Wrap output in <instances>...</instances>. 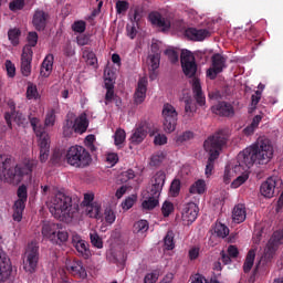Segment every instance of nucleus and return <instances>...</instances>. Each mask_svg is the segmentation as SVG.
<instances>
[{"label":"nucleus","instance_id":"obj_1","mask_svg":"<svg viewBox=\"0 0 283 283\" xmlns=\"http://www.w3.org/2000/svg\"><path fill=\"white\" fill-rule=\"evenodd\" d=\"M273 144L271 139L261 137L237 156V165L232 168L234 174H241L231 182L232 189H238L249 180V168L253 165H269L273 159Z\"/></svg>","mask_w":283,"mask_h":283},{"label":"nucleus","instance_id":"obj_2","mask_svg":"<svg viewBox=\"0 0 283 283\" xmlns=\"http://www.w3.org/2000/svg\"><path fill=\"white\" fill-rule=\"evenodd\" d=\"M39 161L25 159L23 163L14 166V160L8 155H0V176H3L9 185H20L23 177L28 176L32 180V171L36 169Z\"/></svg>","mask_w":283,"mask_h":283},{"label":"nucleus","instance_id":"obj_3","mask_svg":"<svg viewBox=\"0 0 283 283\" xmlns=\"http://www.w3.org/2000/svg\"><path fill=\"white\" fill-rule=\"evenodd\" d=\"M181 69L188 78H192V94L193 98L199 105V107H205L207 105V97L202 92V85L200 84V78L196 77V73L198 72V64H196V56L189 50L181 51Z\"/></svg>","mask_w":283,"mask_h":283},{"label":"nucleus","instance_id":"obj_4","mask_svg":"<svg viewBox=\"0 0 283 283\" xmlns=\"http://www.w3.org/2000/svg\"><path fill=\"white\" fill-rule=\"evenodd\" d=\"M229 140V135H227V130H218L212 136H209L205 143L203 148L209 154V158L206 165V176L209 178L211 174H213V168L216 165V160L220 158V151H222V147L227 145Z\"/></svg>","mask_w":283,"mask_h":283},{"label":"nucleus","instance_id":"obj_5","mask_svg":"<svg viewBox=\"0 0 283 283\" xmlns=\"http://www.w3.org/2000/svg\"><path fill=\"white\" fill-rule=\"evenodd\" d=\"M49 211L57 220L72 218V197L63 191H57L48 202Z\"/></svg>","mask_w":283,"mask_h":283},{"label":"nucleus","instance_id":"obj_6","mask_svg":"<svg viewBox=\"0 0 283 283\" xmlns=\"http://www.w3.org/2000/svg\"><path fill=\"white\" fill-rule=\"evenodd\" d=\"M29 120L36 138H39L40 161L45 163L50 156V135L45 127L41 125V119L29 117Z\"/></svg>","mask_w":283,"mask_h":283},{"label":"nucleus","instance_id":"obj_7","mask_svg":"<svg viewBox=\"0 0 283 283\" xmlns=\"http://www.w3.org/2000/svg\"><path fill=\"white\" fill-rule=\"evenodd\" d=\"M65 159L67 165L76 167L77 169H84V167H88L90 163H92L90 151H87L85 147L78 145L71 146L67 149Z\"/></svg>","mask_w":283,"mask_h":283},{"label":"nucleus","instance_id":"obj_8","mask_svg":"<svg viewBox=\"0 0 283 283\" xmlns=\"http://www.w3.org/2000/svg\"><path fill=\"white\" fill-rule=\"evenodd\" d=\"M57 228L59 226L54 223H44L42 226L41 233L45 240H50L52 244L61 247V244H65V242H67L70 234L67 231L56 230Z\"/></svg>","mask_w":283,"mask_h":283},{"label":"nucleus","instance_id":"obj_9","mask_svg":"<svg viewBox=\"0 0 283 283\" xmlns=\"http://www.w3.org/2000/svg\"><path fill=\"white\" fill-rule=\"evenodd\" d=\"M8 107L9 111L4 114V120L10 129H12V120L19 127H24L28 123V119H25V116L23 113L17 111V104L13 99L8 101Z\"/></svg>","mask_w":283,"mask_h":283},{"label":"nucleus","instance_id":"obj_10","mask_svg":"<svg viewBox=\"0 0 283 283\" xmlns=\"http://www.w3.org/2000/svg\"><path fill=\"white\" fill-rule=\"evenodd\" d=\"M25 258L24 270L27 273H35L36 266H39V243L32 241L28 244Z\"/></svg>","mask_w":283,"mask_h":283},{"label":"nucleus","instance_id":"obj_11","mask_svg":"<svg viewBox=\"0 0 283 283\" xmlns=\"http://www.w3.org/2000/svg\"><path fill=\"white\" fill-rule=\"evenodd\" d=\"M164 116V129L167 134L176 132V125H178V112L171 104H165L163 107Z\"/></svg>","mask_w":283,"mask_h":283},{"label":"nucleus","instance_id":"obj_12","mask_svg":"<svg viewBox=\"0 0 283 283\" xmlns=\"http://www.w3.org/2000/svg\"><path fill=\"white\" fill-rule=\"evenodd\" d=\"M212 66L207 70V76L211 81L218 77V74H222L227 67V57L220 53H216L211 56Z\"/></svg>","mask_w":283,"mask_h":283},{"label":"nucleus","instance_id":"obj_13","mask_svg":"<svg viewBox=\"0 0 283 283\" xmlns=\"http://www.w3.org/2000/svg\"><path fill=\"white\" fill-rule=\"evenodd\" d=\"M200 208L195 202L184 203L181 206V220L189 227V224H193L196 220H198V213Z\"/></svg>","mask_w":283,"mask_h":283},{"label":"nucleus","instance_id":"obj_14","mask_svg":"<svg viewBox=\"0 0 283 283\" xmlns=\"http://www.w3.org/2000/svg\"><path fill=\"white\" fill-rule=\"evenodd\" d=\"M148 19L150 23L159 28L161 32H169L171 29V20H169V17L160 14V12H150Z\"/></svg>","mask_w":283,"mask_h":283},{"label":"nucleus","instance_id":"obj_15","mask_svg":"<svg viewBox=\"0 0 283 283\" xmlns=\"http://www.w3.org/2000/svg\"><path fill=\"white\" fill-rule=\"evenodd\" d=\"M167 180V175L165 171H157L150 179V187L148 191L154 193L155 196L163 193V187H165V182Z\"/></svg>","mask_w":283,"mask_h":283},{"label":"nucleus","instance_id":"obj_16","mask_svg":"<svg viewBox=\"0 0 283 283\" xmlns=\"http://www.w3.org/2000/svg\"><path fill=\"white\" fill-rule=\"evenodd\" d=\"M32 56H34V51L30 46H24L21 54V72L23 76L32 74Z\"/></svg>","mask_w":283,"mask_h":283},{"label":"nucleus","instance_id":"obj_17","mask_svg":"<svg viewBox=\"0 0 283 283\" xmlns=\"http://www.w3.org/2000/svg\"><path fill=\"white\" fill-rule=\"evenodd\" d=\"M72 244L74 249H76L77 253L84 258V260H88L90 255H92V252L90 251V244L87 241L82 240L81 235L77 233L72 235Z\"/></svg>","mask_w":283,"mask_h":283},{"label":"nucleus","instance_id":"obj_18","mask_svg":"<svg viewBox=\"0 0 283 283\" xmlns=\"http://www.w3.org/2000/svg\"><path fill=\"white\" fill-rule=\"evenodd\" d=\"M147 85H149L147 77H140L138 80V83L134 93L135 105H142V103H145V98H147Z\"/></svg>","mask_w":283,"mask_h":283},{"label":"nucleus","instance_id":"obj_19","mask_svg":"<svg viewBox=\"0 0 283 283\" xmlns=\"http://www.w3.org/2000/svg\"><path fill=\"white\" fill-rule=\"evenodd\" d=\"M74 128V132H76V134H85V132H87V127H90V122L87 120V116L81 115L75 124H73L70 120H66V126H64V132H67V129Z\"/></svg>","mask_w":283,"mask_h":283},{"label":"nucleus","instance_id":"obj_20","mask_svg":"<svg viewBox=\"0 0 283 283\" xmlns=\"http://www.w3.org/2000/svg\"><path fill=\"white\" fill-rule=\"evenodd\" d=\"M66 270L69 271V273H71V275H73L74 277H78L80 280H85V277H87V271L83 266L82 261L77 260L73 262H66Z\"/></svg>","mask_w":283,"mask_h":283},{"label":"nucleus","instance_id":"obj_21","mask_svg":"<svg viewBox=\"0 0 283 283\" xmlns=\"http://www.w3.org/2000/svg\"><path fill=\"white\" fill-rule=\"evenodd\" d=\"M50 15L45 13L43 10H35L32 19V24L38 30V32H43L45 28L48 27V19Z\"/></svg>","mask_w":283,"mask_h":283},{"label":"nucleus","instance_id":"obj_22","mask_svg":"<svg viewBox=\"0 0 283 283\" xmlns=\"http://www.w3.org/2000/svg\"><path fill=\"white\" fill-rule=\"evenodd\" d=\"M185 34L190 41H205L208 36H211V31L207 29L188 28Z\"/></svg>","mask_w":283,"mask_h":283},{"label":"nucleus","instance_id":"obj_23","mask_svg":"<svg viewBox=\"0 0 283 283\" xmlns=\"http://www.w3.org/2000/svg\"><path fill=\"white\" fill-rule=\"evenodd\" d=\"M275 187H277V179L275 177H269L260 187L261 196L273 198L275 196Z\"/></svg>","mask_w":283,"mask_h":283},{"label":"nucleus","instance_id":"obj_24","mask_svg":"<svg viewBox=\"0 0 283 283\" xmlns=\"http://www.w3.org/2000/svg\"><path fill=\"white\" fill-rule=\"evenodd\" d=\"M211 109L213 114H217V116L229 117L235 114L233 105L229 102H219L217 105L212 106Z\"/></svg>","mask_w":283,"mask_h":283},{"label":"nucleus","instance_id":"obj_25","mask_svg":"<svg viewBox=\"0 0 283 283\" xmlns=\"http://www.w3.org/2000/svg\"><path fill=\"white\" fill-rule=\"evenodd\" d=\"M53 67H54V54L50 53L44 57L42 62L40 75L43 76V78H48L50 74H52Z\"/></svg>","mask_w":283,"mask_h":283},{"label":"nucleus","instance_id":"obj_26","mask_svg":"<svg viewBox=\"0 0 283 283\" xmlns=\"http://www.w3.org/2000/svg\"><path fill=\"white\" fill-rule=\"evenodd\" d=\"M147 138V126L139 124L130 136V143L134 145H140Z\"/></svg>","mask_w":283,"mask_h":283},{"label":"nucleus","instance_id":"obj_27","mask_svg":"<svg viewBox=\"0 0 283 283\" xmlns=\"http://www.w3.org/2000/svg\"><path fill=\"white\" fill-rule=\"evenodd\" d=\"M232 220L237 224H242V222L247 220V207H244V205L239 203L234 206L232 211Z\"/></svg>","mask_w":283,"mask_h":283},{"label":"nucleus","instance_id":"obj_28","mask_svg":"<svg viewBox=\"0 0 283 283\" xmlns=\"http://www.w3.org/2000/svg\"><path fill=\"white\" fill-rule=\"evenodd\" d=\"M159 198L160 195H154V192L148 190V197L142 203L143 209H146V211L156 209V207L159 205Z\"/></svg>","mask_w":283,"mask_h":283},{"label":"nucleus","instance_id":"obj_29","mask_svg":"<svg viewBox=\"0 0 283 283\" xmlns=\"http://www.w3.org/2000/svg\"><path fill=\"white\" fill-rule=\"evenodd\" d=\"M85 207V213L88 218H95L96 220L103 218V214H101V206L98 203L86 205Z\"/></svg>","mask_w":283,"mask_h":283},{"label":"nucleus","instance_id":"obj_30","mask_svg":"<svg viewBox=\"0 0 283 283\" xmlns=\"http://www.w3.org/2000/svg\"><path fill=\"white\" fill-rule=\"evenodd\" d=\"M253 264H255V250L251 249L249 250L245 256V261L243 263V272L251 273V270L253 269Z\"/></svg>","mask_w":283,"mask_h":283},{"label":"nucleus","instance_id":"obj_31","mask_svg":"<svg viewBox=\"0 0 283 283\" xmlns=\"http://www.w3.org/2000/svg\"><path fill=\"white\" fill-rule=\"evenodd\" d=\"M206 191H207V182L205 181V179H198L189 188V192L192 195L198 193L199 196H201V193H205Z\"/></svg>","mask_w":283,"mask_h":283},{"label":"nucleus","instance_id":"obj_32","mask_svg":"<svg viewBox=\"0 0 283 283\" xmlns=\"http://www.w3.org/2000/svg\"><path fill=\"white\" fill-rule=\"evenodd\" d=\"M150 60V81H154L156 78V70L160 67V53H155L153 55H149Z\"/></svg>","mask_w":283,"mask_h":283},{"label":"nucleus","instance_id":"obj_33","mask_svg":"<svg viewBox=\"0 0 283 283\" xmlns=\"http://www.w3.org/2000/svg\"><path fill=\"white\" fill-rule=\"evenodd\" d=\"M27 98L28 101H39V98H41V95L39 94V88H36V85L31 82L28 83Z\"/></svg>","mask_w":283,"mask_h":283},{"label":"nucleus","instance_id":"obj_34","mask_svg":"<svg viewBox=\"0 0 283 283\" xmlns=\"http://www.w3.org/2000/svg\"><path fill=\"white\" fill-rule=\"evenodd\" d=\"M149 231V222L147 220H139L133 226V233H147Z\"/></svg>","mask_w":283,"mask_h":283},{"label":"nucleus","instance_id":"obj_35","mask_svg":"<svg viewBox=\"0 0 283 283\" xmlns=\"http://www.w3.org/2000/svg\"><path fill=\"white\" fill-rule=\"evenodd\" d=\"M174 230H169L164 239V244L167 251H174L176 249V241H174Z\"/></svg>","mask_w":283,"mask_h":283},{"label":"nucleus","instance_id":"obj_36","mask_svg":"<svg viewBox=\"0 0 283 283\" xmlns=\"http://www.w3.org/2000/svg\"><path fill=\"white\" fill-rule=\"evenodd\" d=\"M65 151L61 149H54L51 157L52 165H61V163H63V160L65 159Z\"/></svg>","mask_w":283,"mask_h":283},{"label":"nucleus","instance_id":"obj_37","mask_svg":"<svg viewBox=\"0 0 283 283\" xmlns=\"http://www.w3.org/2000/svg\"><path fill=\"white\" fill-rule=\"evenodd\" d=\"M214 233L218 238H227L229 235V228L221 222L214 224Z\"/></svg>","mask_w":283,"mask_h":283},{"label":"nucleus","instance_id":"obj_38","mask_svg":"<svg viewBox=\"0 0 283 283\" xmlns=\"http://www.w3.org/2000/svg\"><path fill=\"white\" fill-rule=\"evenodd\" d=\"M198 107L196 106V102L191 99V97L185 99V113L188 116H193V113L197 112Z\"/></svg>","mask_w":283,"mask_h":283},{"label":"nucleus","instance_id":"obj_39","mask_svg":"<svg viewBox=\"0 0 283 283\" xmlns=\"http://www.w3.org/2000/svg\"><path fill=\"white\" fill-rule=\"evenodd\" d=\"M83 57L86 59L87 65H96L98 63V59L96 57V53L94 51L85 50L83 52Z\"/></svg>","mask_w":283,"mask_h":283},{"label":"nucleus","instance_id":"obj_40","mask_svg":"<svg viewBox=\"0 0 283 283\" xmlns=\"http://www.w3.org/2000/svg\"><path fill=\"white\" fill-rule=\"evenodd\" d=\"M27 39L28 44L24 45V48H30V50H32V48H36V43H39V34L36 32H29Z\"/></svg>","mask_w":283,"mask_h":283},{"label":"nucleus","instance_id":"obj_41","mask_svg":"<svg viewBox=\"0 0 283 283\" xmlns=\"http://www.w3.org/2000/svg\"><path fill=\"white\" fill-rule=\"evenodd\" d=\"M54 123H56V111L51 109L46 113L44 125L45 127H54Z\"/></svg>","mask_w":283,"mask_h":283},{"label":"nucleus","instance_id":"obj_42","mask_svg":"<svg viewBox=\"0 0 283 283\" xmlns=\"http://www.w3.org/2000/svg\"><path fill=\"white\" fill-rule=\"evenodd\" d=\"M8 36L12 45H19V36H21V31L19 29H11L8 32Z\"/></svg>","mask_w":283,"mask_h":283},{"label":"nucleus","instance_id":"obj_43","mask_svg":"<svg viewBox=\"0 0 283 283\" xmlns=\"http://www.w3.org/2000/svg\"><path fill=\"white\" fill-rule=\"evenodd\" d=\"M126 136H127V135H126V133H125V129L118 128V129L115 132L114 140H115L116 147H118V146H120L123 143H125Z\"/></svg>","mask_w":283,"mask_h":283},{"label":"nucleus","instance_id":"obj_44","mask_svg":"<svg viewBox=\"0 0 283 283\" xmlns=\"http://www.w3.org/2000/svg\"><path fill=\"white\" fill-rule=\"evenodd\" d=\"M164 160H165V154L157 153L153 155L150 158V167H160Z\"/></svg>","mask_w":283,"mask_h":283},{"label":"nucleus","instance_id":"obj_45","mask_svg":"<svg viewBox=\"0 0 283 283\" xmlns=\"http://www.w3.org/2000/svg\"><path fill=\"white\" fill-rule=\"evenodd\" d=\"M90 240L91 244H93L95 249H103V239L101 238V235H98V233H90Z\"/></svg>","mask_w":283,"mask_h":283},{"label":"nucleus","instance_id":"obj_46","mask_svg":"<svg viewBox=\"0 0 283 283\" xmlns=\"http://www.w3.org/2000/svg\"><path fill=\"white\" fill-rule=\"evenodd\" d=\"M104 219L107 224L116 222V213L109 207L104 210Z\"/></svg>","mask_w":283,"mask_h":283},{"label":"nucleus","instance_id":"obj_47","mask_svg":"<svg viewBox=\"0 0 283 283\" xmlns=\"http://www.w3.org/2000/svg\"><path fill=\"white\" fill-rule=\"evenodd\" d=\"M115 9L117 14H124V12L129 10V2L125 0H118L115 4Z\"/></svg>","mask_w":283,"mask_h":283},{"label":"nucleus","instance_id":"obj_48","mask_svg":"<svg viewBox=\"0 0 283 283\" xmlns=\"http://www.w3.org/2000/svg\"><path fill=\"white\" fill-rule=\"evenodd\" d=\"M161 213L164 218H169L174 213V203L171 201H165L161 206Z\"/></svg>","mask_w":283,"mask_h":283},{"label":"nucleus","instance_id":"obj_49","mask_svg":"<svg viewBox=\"0 0 283 283\" xmlns=\"http://www.w3.org/2000/svg\"><path fill=\"white\" fill-rule=\"evenodd\" d=\"M23 8H25V0H13L9 3L11 12H18V10H23Z\"/></svg>","mask_w":283,"mask_h":283},{"label":"nucleus","instance_id":"obj_50","mask_svg":"<svg viewBox=\"0 0 283 283\" xmlns=\"http://www.w3.org/2000/svg\"><path fill=\"white\" fill-rule=\"evenodd\" d=\"M191 138H193V133L190 130H187V132H184L181 135L177 136L176 143L180 145L182 143H187V140H191Z\"/></svg>","mask_w":283,"mask_h":283},{"label":"nucleus","instance_id":"obj_51","mask_svg":"<svg viewBox=\"0 0 283 283\" xmlns=\"http://www.w3.org/2000/svg\"><path fill=\"white\" fill-rule=\"evenodd\" d=\"M86 29V23L83 20L75 21L72 25L73 32H77L78 34H83Z\"/></svg>","mask_w":283,"mask_h":283},{"label":"nucleus","instance_id":"obj_52","mask_svg":"<svg viewBox=\"0 0 283 283\" xmlns=\"http://www.w3.org/2000/svg\"><path fill=\"white\" fill-rule=\"evenodd\" d=\"M136 178V172L134 169H128L120 174V181L122 182H128V180H134Z\"/></svg>","mask_w":283,"mask_h":283},{"label":"nucleus","instance_id":"obj_53","mask_svg":"<svg viewBox=\"0 0 283 283\" xmlns=\"http://www.w3.org/2000/svg\"><path fill=\"white\" fill-rule=\"evenodd\" d=\"M6 70H7V74L10 78H14V76H17V67L14 66L12 61H10V60L6 61Z\"/></svg>","mask_w":283,"mask_h":283},{"label":"nucleus","instance_id":"obj_54","mask_svg":"<svg viewBox=\"0 0 283 283\" xmlns=\"http://www.w3.org/2000/svg\"><path fill=\"white\" fill-rule=\"evenodd\" d=\"M170 193L174 198H176L180 193V181L179 179H174L170 185Z\"/></svg>","mask_w":283,"mask_h":283},{"label":"nucleus","instance_id":"obj_55","mask_svg":"<svg viewBox=\"0 0 283 283\" xmlns=\"http://www.w3.org/2000/svg\"><path fill=\"white\" fill-rule=\"evenodd\" d=\"M136 202V197H127L125 199V201L122 203L123 209H125L126 211H129V209H132V207H134Z\"/></svg>","mask_w":283,"mask_h":283},{"label":"nucleus","instance_id":"obj_56","mask_svg":"<svg viewBox=\"0 0 283 283\" xmlns=\"http://www.w3.org/2000/svg\"><path fill=\"white\" fill-rule=\"evenodd\" d=\"M18 198L19 200H25L28 201V187L25 185H22L18 188Z\"/></svg>","mask_w":283,"mask_h":283},{"label":"nucleus","instance_id":"obj_57","mask_svg":"<svg viewBox=\"0 0 283 283\" xmlns=\"http://www.w3.org/2000/svg\"><path fill=\"white\" fill-rule=\"evenodd\" d=\"M166 54L170 63H178V52H176L174 49L166 50Z\"/></svg>","mask_w":283,"mask_h":283},{"label":"nucleus","instance_id":"obj_58","mask_svg":"<svg viewBox=\"0 0 283 283\" xmlns=\"http://www.w3.org/2000/svg\"><path fill=\"white\" fill-rule=\"evenodd\" d=\"M200 256V248H191L188 252L189 260H198Z\"/></svg>","mask_w":283,"mask_h":283},{"label":"nucleus","instance_id":"obj_59","mask_svg":"<svg viewBox=\"0 0 283 283\" xmlns=\"http://www.w3.org/2000/svg\"><path fill=\"white\" fill-rule=\"evenodd\" d=\"M155 145H167V136L165 134H158L154 139Z\"/></svg>","mask_w":283,"mask_h":283},{"label":"nucleus","instance_id":"obj_60","mask_svg":"<svg viewBox=\"0 0 283 283\" xmlns=\"http://www.w3.org/2000/svg\"><path fill=\"white\" fill-rule=\"evenodd\" d=\"M106 160L107 163H109V165H112V167H114V165H116L118 163V154L116 153H111L106 156Z\"/></svg>","mask_w":283,"mask_h":283},{"label":"nucleus","instance_id":"obj_61","mask_svg":"<svg viewBox=\"0 0 283 283\" xmlns=\"http://www.w3.org/2000/svg\"><path fill=\"white\" fill-rule=\"evenodd\" d=\"M158 281V274L156 273H148L144 277V283H156Z\"/></svg>","mask_w":283,"mask_h":283},{"label":"nucleus","instance_id":"obj_62","mask_svg":"<svg viewBox=\"0 0 283 283\" xmlns=\"http://www.w3.org/2000/svg\"><path fill=\"white\" fill-rule=\"evenodd\" d=\"M228 255L230 258H238V255H240V251L238 250V247L229 245L228 247Z\"/></svg>","mask_w":283,"mask_h":283},{"label":"nucleus","instance_id":"obj_63","mask_svg":"<svg viewBox=\"0 0 283 283\" xmlns=\"http://www.w3.org/2000/svg\"><path fill=\"white\" fill-rule=\"evenodd\" d=\"M114 101H116V96L114 95V91H106L105 105H109V103H114Z\"/></svg>","mask_w":283,"mask_h":283},{"label":"nucleus","instance_id":"obj_64","mask_svg":"<svg viewBox=\"0 0 283 283\" xmlns=\"http://www.w3.org/2000/svg\"><path fill=\"white\" fill-rule=\"evenodd\" d=\"M190 282L191 283H205V276H202L201 274H193L190 276Z\"/></svg>","mask_w":283,"mask_h":283}]
</instances>
